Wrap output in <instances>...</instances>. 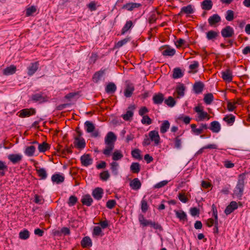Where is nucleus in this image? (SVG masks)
<instances>
[{
	"instance_id": "51",
	"label": "nucleus",
	"mask_w": 250,
	"mask_h": 250,
	"mask_svg": "<svg viewBox=\"0 0 250 250\" xmlns=\"http://www.w3.org/2000/svg\"><path fill=\"white\" fill-rule=\"evenodd\" d=\"M225 18L227 21H232L234 19V12L231 10H228L226 12Z\"/></svg>"
},
{
	"instance_id": "13",
	"label": "nucleus",
	"mask_w": 250,
	"mask_h": 250,
	"mask_svg": "<svg viewBox=\"0 0 250 250\" xmlns=\"http://www.w3.org/2000/svg\"><path fill=\"white\" fill-rule=\"evenodd\" d=\"M51 180L53 183L59 184L64 181V176L63 174L56 173L52 176Z\"/></svg>"
},
{
	"instance_id": "50",
	"label": "nucleus",
	"mask_w": 250,
	"mask_h": 250,
	"mask_svg": "<svg viewBox=\"0 0 250 250\" xmlns=\"http://www.w3.org/2000/svg\"><path fill=\"white\" fill-rule=\"evenodd\" d=\"M7 169V166L6 163L2 161H0V175L3 176L5 174L4 170Z\"/></svg>"
},
{
	"instance_id": "39",
	"label": "nucleus",
	"mask_w": 250,
	"mask_h": 250,
	"mask_svg": "<svg viewBox=\"0 0 250 250\" xmlns=\"http://www.w3.org/2000/svg\"><path fill=\"white\" fill-rule=\"evenodd\" d=\"M119 167V165L116 162H113L110 163V169L113 174L117 175L118 174Z\"/></svg>"
},
{
	"instance_id": "60",
	"label": "nucleus",
	"mask_w": 250,
	"mask_h": 250,
	"mask_svg": "<svg viewBox=\"0 0 250 250\" xmlns=\"http://www.w3.org/2000/svg\"><path fill=\"white\" fill-rule=\"evenodd\" d=\"M116 204L114 200H109L106 202V206L109 209L113 208Z\"/></svg>"
},
{
	"instance_id": "29",
	"label": "nucleus",
	"mask_w": 250,
	"mask_h": 250,
	"mask_svg": "<svg viewBox=\"0 0 250 250\" xmlns=\"http://www.w3.org/2000/svg\"><path fill=\"white\" fill-rule=\"evenodd\" d=\"M204 87V84L200 82H196L193 85V89L194 92L196 94H199L201 93L203 90Z\"/></svg>"
},
{
	"instance_id": "36",
	"label": "nucleus",
	"mask_w": 250,
	"mask_h": 250,
	"mask_svg": "<svg viewBox=\"0 0 250 250\" xmlns=\"http://www.w3.org/2000/svg\"><path fill=\"white\" fill-rule=\"evenodd\" d=\"M235 116L232 114H229L228 115H226L224 118L223 121L226 122L228 125H233L235 121Z\"/></svg>"
},
{
	"instance_id": "52",
	"label": "nucleus",
	"mask_w": 250,
	"mask_h": 250,
	"mask_svg": "<svg viewBox=\"0 0 250 250\" xmlns=\"http://www.w3.org/2000/svg\"><path fill=\"white\" fill-rule=\"evenodd\" d=\"M190 126L192 131L194 134L199 135L203 133L202 129H200V127L196 128V125L195 124H192Z\"/></svg>"
},
{
	"instance_id": "19",
	"label": "nucleus",
	"mask_w": 250,
	"mask_h": 250,
	"mask_svg": "<svg viewBox=\"0 0 250 250\" xmlns=\"http://www.w3.org/2000/svg\"><path fill=\"white\" fill-rule=\"evenodd\" d=\"M104 193L103 189L100 188H97L92 192V195L94 198L98 200H100Z\"/></svg>"
},
{
	"instance_id": "61",
	"label": "nucleus",
	"mask_w": 250,
	"mask_h": 250,
	"mask_svg": "<svg viewBox=\"0 0 250 250\" xmlns=\"http://www.w3.org/2000/svg\"><path fill=\"white\" fill-rule=\"evenodd\" d=\"M178 198L182 203H186L188 201V198L186 197L184 193H179L178 194Z\"/></svg>"
},
{
	"instance_id": "40",
	"label": "nucleus",
	"mask_w": 250,
	"mask_h": 250,
	"mask_svg": "<svg viewBox=\"0 0 250 250\" xmlns=\"http://www.w3.org/2000/svg\"><path fill=\"white\" fill-rule=\"evenodd\" d=\"M194 12V10L191 5H188L187 6L183 7L180 11V13H185L187 14H192Z\"/></svg>"
},
{
	"instance_id": "43",
	"label": "nucleus",
	"mask_w": 250,
	"mask_h": 250,
	"mask_svg": "<svg viewBox=\"0 0 250 250\" xmlns=\"http://www.w3.org/2000/svg\"><path fill=\"white\" fill-rule=\"evenodd\" d=\"M130 168V170L134 173H138L140 171V165L138 163H132Z\"/></svg>"
},
{
	"instance_id": "42",
	"label": "nucleus",
	"mask_w": 250,
	"mask_h": 250,
	"mask_svg": "<svg viewBox=\"0 0 250 250\" xmlns=\"http://www.w3.org/2000/svg\"><path fill=\"white\" fill-rule=\"evenodd\" d=\"M38 148L40 152H44L50 148V146L47 143L44 142L38 144Z\"/></svg>"
},
{
	"instance_id": "25",
	"label": "nucleus",
	"mask_w": 250,
	"mask_h": 250,
	"mask_svg": "<svg viewBox=\"0 0 250 250\" xmlns=\"http://www.w3.org/2000/svg\"><path fill=\"white\" fill-rule=\"evenodd\" d=\"M139 220L141 224H142L143 226H147L150 225L155 228V223H153L151 221H149L144 218V216L142 214L139 215Z\"/></svg>"
},
{
	"instance_id": "54",
	"label": "nucleus",
	"mask_w": 250,
	"mask_h": 250,
	"mask_svg": "<svg viewBox=\"0 0 250 250\" xmlns=\"http://www.w3.org/2000/svg\"><path fill=\"white\" fill-rule=\"evenodd\" d=\"M36 8L34 6H31L26 9V16L27 17L33 15L36 11Z\"/></svg>"
},
{
	"instance_id": "53",
	"label": "nucleus",
	"mask_w": 250,
	"mask_h": 250,
	"mask_svg": "<svg viewBox=\"0 0 250 250\" xmlns=\"http://www.w3.org/2000/svg\"><path fill=\"white\" fill-rule=\"evenodd\" d=\"M237 102H228L227 104V109L229 111H233L236 108V104H237Z\"/></svg>"
},
{
	"instance_id": "9",
	"label": "nucleus",
	"mask_w": 250,
	"mask_h": 250,
	"mask_svg": "<svg viewBox=\"0 0 250 250\" xmlns=\"http://www.w3.org/2000/svg\"><path fill=\"white\" fill-rule=\"evenodd\" d=\"M222 78L223 80L227 82L230 83L232 81L233 75L232 71L228 69L225 71H223L221 72Z\"/></svg>"
},
{
	"instance_id": "5",
	"label": "nucleus",
	"mask_w": 250,
	"mask_h": 250,
	"mask_svg": "<svg viewBox=\"0 0 250 250\" xmlns=\"http://www.w3.org/2000/svg\"><path fill=\"white\" fill-rule=\"evenodd\" d=\"M81 135L82 134L80 133L78 136L75 137L74 141L75 147L80 149H83L86 145L84 139L81 137Z\"/></svg>"
},
{
	"instance_id": "63",
	"label": "nucleus",
	"mask_w": 250,
	"mask_h": 250,
	"mask_svg": "<svg viewBox=\"0 0 250 250\" xmlns=\"http://www.w3.org/2000/svg\"><path fill=\"white\" fill-rule=\"evenodd\" d=\"M148 209V205L147 202L144 200L143 199L141 201V209L142 211L144 212H146V211Z\"/></svg>"
},
{
	"instance_id": "49",
	"label": "nucleus",
	"mask_w": 250,
	"mask_h": 250,
	"mask_svg": "<svg viewBox=\"0 0 250 250\" xmlns=\"http://www.w3.org/2000/svg\"><path fill=\"white\" fill-rule=\"evenodd\" d=\"M213 100V96L211 93H208L205 95L204 101L207 104H209Z\"/></svg>"
},
{
	"instance_id": "31",
	"label": "nucleus",
	"mask_w": 250,
	"mask_h": 250,
	"mask_svg": "<svg viewBox=\"0 0 250 250\" xmlns=\"http://www.w3.org/2000/svg\"><path fill=\"white\" fill-rule=\"evenodd\" d=\"M212 2L211 0H204L201 3L202 8L205 10H209L212 8Z\"/></svg>"
},
{
	"instance_id": "32",
	"label": "nucleus",
	"mask_w": 250,
	"mask_h": 250,
	"mask_svg": "<svg viewBox=\"0 0 250 250\" xmlns=\"http://www.w3.org/2000/svg\"><path fill=\"white\" fill-rule=\"evenodd\" d=\"M16 71V67L11 65L3 70V73L5 75H10L14 74Z\"/></svg>"
},
{
	"instance_id": "27",
	"label": "nucleus",
	"mask_w": 250,
	"mask_h": 250,
	"mask_svg": "<svg viewBox=\"0 0 250 250\" xmlns=\"http://www.w3.org/2000/svg\"><path fill=\"white\" fill-rule=\"evenodd\" d=\"M105 148L103 150V153L106 156H109L111 154L112 151L114 149V145L105 144Z\"/></svg>"
},
{
	"instance_id": "33",
	"label": "nucleus",
	"mask_w": 250,
	"mask_h": 250,
	"mask_svg": "<svg viewBox=\"0 0 250 250\" xmlns=\"http://www.w3.org/2000/svg\"><path fill=\"white\" fill-rule=\"evenodd\" d=\"M38 176L42 180H45L47 177V173L45 168H39L36 169Z\"/></svg>"
},
{
	"instance_id": "45",
	"label": "nucleus",
	"mask_w": 250,
	"mask_h": 250,
	"mask_svg": "<svg viewBox=\"0 0 250 250\" xmlns=\"http://www.w3.org/2000/svg\"><path fill=\"white\" fill-rule=\"evenodd\" d=\"M176 51L173 48H167L162 51V54L165 56H173L175 55Z\"/></svg>"
},
{
	"instance_id": "3",
	"label": "nucleus",
	"mask_w": 250,
	"mask_h": 250,
	"mask_svg": "<svg viewBox=\"0 0 250 250\" xmlns=\"http://www.w3.org/2000/svg\"><path fill=\"white\" fill-rule=\"evenodd\" d=\"M84 127L87 132L92 133V137L97 138L100 136V132L99 130H95V125L90 121H86L84 123Z\"/></svg>"
},
{
	"instance_id": "23",
	"label": "nucleus",
	"mask_w": 250,
	"mask_h": 250,
	"mask_svg": "<svg viewBox=\"0 0 250 250\" xmlns=\"http://www.w3.org/2000/svg\"><path fill=\"white\" fill-rule=\"evenodd\" d=\"M209 129L214 133H218L221 129V126L217 121H213L210 123Z\"/></svg>"
},
{
	"instance_id": "1",
	"label": "nucleus",
	"mask_w": 250,
	"mask_h": 250,
	"mask_svg": "<svg viewBox=\"0 0 250 250\" xmlns=\"http://www.w3.org/2000/svg\"><path fill=\"white\" fill-rule=\"evenodd\" d=\"M194 111L197 113L196 120L202 121L206 119L208 120L210 116L204 110V107L201 105H198L194 108Z\"/></svg>"
},
{
	"instance_id": "35",
	"label": "nucleus",
	"mask_w": 250,
	"mask_h": 250,
	"mask_svg": "<svg viewBox=\"0 0 250 250\" xmlns=\"http://www.w3.org/2000/svg\"><path fill=\"white\" fill-rule=\"evenodd\" d=\"M117 87L116 85L113 83H108L105 88V91L109 94H112L115 92Z\"/></svg>"
},
{
	"instance_id": "17",
	"label": "nucleus",
	"mask_w": 250,
	"mask_h": 250,
	"mask_svg": "<svg viewBox=\"0 0 250 250\" xmlns=\"http://www.w3.org/2000/svg\"><path fill=\"white\" fill-rule=\"evenodd\" d=\"M134 90V87L133 85L131 83H128L126 84L124 91L125 96L129 98L130 97L133 93V92Z\"/></svg>"
},
{
	"instance_id": "46",
	"label": "nucleus",
	"mask_w": 250,
	"mask_h": 250,
	"mask_svg": "<svg viewBox=\"0 0 250 250\" xmlns=\"http://www.w3.org/2000/svg\"><path fill=\"white\" fill-rule=\"evenodd\" d=\"M30 236L29 232L28 230L24 229L21 231L19 233V238L22 240L27 239Z\"/></svg>"
},
{
	"instance_id": "14",
	"label": "nucleus",
	"mask_w": 250,
	"mask_h": 250,
	"mask_svg": "<svg viewBox=\"0 0 250 250\" xmlns=\"http://www.w3.org/2000/svg\"><path fill=\"white\" fill-rule=\"evenodd\" d=\"M238 208L237 203L235 201H231L225 210L226 214L228 215L232 212Z\"/></svg>"
},
{
	"instance_id": "2",
	"label": "nucleus",
	"mask_w": 250,
	"mask_h": 250,
	"mask_svg": "<svg viewBox=\"0 0 250 250\" xmlns=\"http://www.w3.org/2000/svg\"><path fill=\"white\" fill-rule=\"evenodd\" d=\"M245 176L244 174H240L238 177V180L234 189V194L237 197H241L244 188Z\"/></svg>"
},
{
	"instance_id": "34",
	"label": "nucleus",
	"mask_w": 250,
	"mask_h": 250,
	"mask_svg": "<svg viewBox=\"0 0 250 250\" xmlns=\"http://www.w3.org/2000/svg\"><path fill=\"white\" fill-rule=\"evenodd\" d=\"M184 75V73L179 68H175L173 71L172 77L174 79L182 78Z\"/></svg>"
},
{
	"instance_id": "24",
	"label": "nucleus",
	"mask_w": 250,
	"mask_h": 250,
	"mask_svg": "<svg viewBox=\"0 0 250 250\" xmlns=\"http://www.w3.org/2000/svg\"><path fill=\"white\" fill-rule=\"evenodd\" d=\"M221 21V18L218 14H214L210 17L208 19V22L210 25H213L215 23H218Z\"/></svg>"
},
{
	"instance_id": "20",
	"label": "nucleus",
	"mask_w": 250,
	"mask_h": 250,
	"mask_svg": "<svg viewBox=\"0 0 250 250\" xmlns=\"http://www.w3.org/2000/svg\"><path fill=\"white\" fill-rule=\"evenodd\" d=\"M81 244L84 248H90L92 245V240L88 236L84 237L81 242Z\"/></svg>"
},
{
	"instance_id": "48",
	"label": "nucleus",
	"mask_w": 250,
	"mask_h": 250,
	"mask_svg": "<svg viewBox=\"0 0 250 250\" xmlns=\"http://www.w3.org/2000/svg\"><path fill=\"white\" fill-rule=\"evenodd\" d=\"M164 102L167 106L170 107H173L176 104L175 100L171 96L168 97L167 99L165 100Z\"/></svg>"
},
{
	"instance_id": "4",
	"label": "nucleus",
	"mask_w": 250,
	"mask_h": 250,
	"mask_svg": "<svg viewBox=\"0 0 250 250\" xmlns=\"http://www.w3.org/2000/svg\"><path fill=\"white\" fill-rule=\"evenodd\" d=\"M151 142H154L156 144V131L153 130L149 132L148 135H146L143 142L144 146H148Z\"/></svg>"
},
{
	"instance_id": "8",
	"label": "nucleus",
	"mask_w": 250,
	"mask_h": 250,
	"mask_svg": "<svg viewBox=\"0 0 250 250\" xmlns=\"http://www.w3.org/2000/svg\"><path fill=\"white\" fill-rule=\"evenodd\" d=\"M81 161L83 166L84 167H88L93 163V159L91 156L88 154H86L82 155L81 157Z\"/></svg>"
},
{
	"instance_id": "28",
	"label": "nucleus",
	"mask_w": 250,
	"mask_h": 250,
	"mask_svg": "<svg viewBox=\"0 0 250 250\" xmlns=\"http://www.w3.org/2000/svg\"><path fill=\"white\" fill-rule=\"evenodd\" d=\"M176 216L182 221H187V216L186 213L183 210H175Z\"/></svg>"
},
{
	"instance_id": "38",
	"label": "nucleus",
	"mask_w": 250,
	"mask_h": 250,
	"mask_svg": "<svg viewBox=\"0 0 250 250\" xmlns=\"http://www.w3.org/2000/svg\"><path fill=\"white\" fill-rule=\"evenodd\" d=\"M133 27V22L131 21H127L122 29V34H125Z\"/></svg>"
},
{
	"instance_id": "26",
	"label": "nucleus",
	"mask_w": 250,
	"mask_h": 250,
	"mask_svg": "<svg viewBox=\"0 0 250 250\" xmlns=\"http://www.w3.org/2000/svg\"><path fill=\"white\" fill-rule=\"evenodd\" d=\"M81 202L83 205L87 206H90L93 202V199L91 197L90 195L86 194L83 196Z\"/></svg>"
},
{
	"instance_id": "15",
	"label": "nucleus",
	"mask_w": 250,
	"mask_h": 250,
	"mask_svg": "<svg viewBox=\"0 0 250 250\" xmlns=\"http://www.w3.org/2000/svg\"><path fill=\"white\" fill-rule=\"evenodd\" d=\"M141 185L142 184L140 180L137 178L133 179L129 183L130 188L135 190L140 189L141 187Z\"/></svg>"
},
{
	"instance_id": "47",
	"label": "nucleus",
	"mask_w": 250,
	"mask_h": 250,
	"mask_svg": "<svg viewBox=\"0 0 250 250\" xmlns=\"http://www.w3.org/2000/svg\"><path fill=\"white\" fill-rule=\"evenodd\" d=\"M123 157V155L120 150H117L112 154V159L114 161L121 160Z\"/></svg>"
},
{
	"instance_id": "16",
	"label": "nucleus",
	"mask_w": 250,
	"mask_h": 250,
	"mask_svg": "<svg viewBox=\"0 0 250 250\" xmlns=\"http://www.w3.org/2000/svg\"><path fill=\"white\" fill-rule=\"evenodd\" d=\"M185 86L183 83H179L176 88L177 97L178 98L183 97L185 95Z\"/></svg>"
},
{
	"instance_id": "7",
	"label": "nucleus",
	"mask_w": 250,
	"mask_h": 250,
	"mask_svg": "<svg viewBox=\"0 0 250 250\" xmlns=\"http://www.w3.org/2000/svg\"><path fill=\"white\" fill-rule=\"evenodd\" d=\"M22 155L21 154H10L8 155V160L13 164H17L21 162L22 159Z\"/></svg>"
},
{
	"instance_id": "56",
	"label": "nucleus",
	"mask_w": 250,
	"mask_h": 250,
	"mask_svg": "<svg viewBox=\"0 0 250 250\" xmlns=\"http://www.w3.org/2000/svg\"><path fill=\"white\" fill-rule=\"evenodd\" d=\"M93 235L98 236H102L103 234H102V229L99 226H96L94 228L93 231Z\"/></svg>"
},
{
	"instance_id": "44",
	"label": "nucleus",
	"mask_w": 250,
	"mask_h": 250,
	"mask_svg": "<svg viewBox=\"0 0 250 250\" xmlns=\"http://www.w3.org/2000/svg\"><path fill=\"white\" fill-rule=\"evenodd\" d=\"M170 127V124L168 121H165L160 127V132L162 133H166Z\"/></svg>"
},
{
	"instance_id": "41",
	"label": "nucleus",
	"mask_w": 250,
	"mask_h": 250,
	"mask_svg": "<svg viewBox=\"0 0 250 250\" xmlns=\"http://www.w3.org/2000/svg\"><path fill=\"white\" fill-rule=\"evenodd\" d=\"M104 74V72L103 71H99L94 75L93 77V80L95 83H98L100 81H101Z\"/></svg>"
},
{
	"instance_id": "58",
	"label": "nucleus",
	"mask_w": 250,
	"mask_h": 250,
	"mask_svg": "<svg viewBox=\"0 0 250 250\" xmlns=\"http://www.w3.org/2000/svg\"><path fill=\"white\" fill-rule=\"evenodd\" d=\"M179 120L183 121L186 124H188L191 120V118L189 116L181 115L178 118Z\"/></svg>"
},
{
	"instance_id": "37",
	"label": "nucleus",
	"mask_w": 250,
	"mask_h": 250,
	"mask_svg": "<svg viewBox=\"0 0 250 250\" xmlns=\"http://www.w3.org/2000/svg\"><path fill=\"white\" fill-rule=\"evenodd\" d=\"M219 35V32L213 30H210L206 33L207 38L208 40L215 39Z\"/></svg>"
},
{
	"instance_id": "12",
	"label": "nucleus",
	"mask_w": 250,
	"mask_h": 250,
	"mask_svg": "<svg viewBox=\"0 0 250 250\" xmlns=\"http://www.w3.org/2000/svg\"><path fill=\"white\" fill-rule=\"evenodd\" d=\"M39 66V63L38 62H36L31 63L30 65L27 67V74L28 76H32L38 70Z\"/></svg>"
},
{
	"instance_id": "57",
	"label": "nucleus",
	"mask_w": 250,
	"mask_h": 250,
	"mask_svg": "<svg viewBox=\"0 0 250 250\" xmlns=\"http://www.w3.org/2000/svg\"><path fill=\"white\" fill-rule=\"evenodd\" d=\"M110 175L107 170H105L100 174V178L103 181H106L109 178Z\"/></svg>"
},
{
	"instance_id": "62",
	"label": "nucleus",
	"mask_w": 250,
	"mask_h": 250,
	"mask_svg": "<svg viewBox=\"0 0 250 250\" xmlns=\"http://www.w3.org/2000/svg\"><path fill=\"white\" fill-rule=\"evenodd\" d=\"M141 122L143 124L150 125L151 123V120L148 116H143Z\"/></svg>"
},
{
	"instance_id": "55",
	"label": "nucleus",
	"mask_w": 250,
	"mask_h": 250,
	"mask_svg": "<svg viewBox=\"0 0 250 250\" xmlns=\"http://www.w3.org/2000/svg\"><path fill=\"white\" fill-rule=\"evenodd\" d=\"M140 153L141 151L139 149H135L131 152L132 157L139 160H140L142 158Z\"/></svg>"
},
{
	"instance_id": "21",
	"label": "nucleus",
	"mask_w": 250,
	"mask_h": 250,
	"mask_svg": "<svg viewBox=\"0 0 250 250\" xmlns=\"http://www.w3.org/2000/svg\"><path fill=\"white\" fill-rule=\"evenodd\" d=\"M129 110H128L126 113L122 115V117L124 120L125 121H129L132 118L133 115V110L134 109V106H130L128 107Z\"/></svg>"
},
{
	"instance_id": "59",
	"label": "nucleus",
	"mask_w": 250,
	"mask_h": 250,
	"mask_svg": "<svg viewBox=\"0 0 250 250\" xmlns=\"http://www.w3.org/2000/svg\"><path fill=\"white\" fill-rule=\"evenodd\" d=\"M77 198L75 196H71L68 202V204L69 206L72 207L74 206L77 202Z\"/></svg>"
},
{
	"instance_id": "64",
	"label": "nucleus",
	"mask_w": 250,
	"mask_h": 250,
	"mask_svg": "<svg viewBox=\"0 0 250 250\" xmlns=\"http://www.w3.org/2000/svg\"><path fill=\"white\" fill-rule=\"evenodd\" d=\"M34 201L36 204H42L43 203L44 200L42 196L38 195H35Z\"/></svg>"
},
{
	"instance_id": "10",
	"label": "nucleus",
	"mask_w": 250,
	"mask_h": 250,
	"mask_svg": "<svg viewBox=\"0 0 250 250\" xmlns=\"http://www.w3.org/2000/svg\"><path fill=\"white\" fill-rule=\"evenodd\" d=\"M19 116L21 118L29 117L36 113V110L34 108H25L20 110L19 112Z\"/></svg>"
},
{
	"instance_id": "11",
	"label": "nucleus",
	"mask_w": 250,
	"mask_h": 250,
	"mask_svg": "<svg viewBox=\"0 0 250 250\" xmlns=\"http://www.w3.org/2000/svg\"><path fill=\"white\" fill-rule=\"evenodd\" d=\"M116 139L117 137L114 133L112 132H109L105 137L104 144L114 145Z\"/></svg>"
},
{
	"instance_id": "6",
	"label": "nucleus",
	"mask_w": 250,
	"mask_h": 250,
	"mask_svg": "<svg viewBox=\"0 0 250 250\" xmlns=\"http://www.w3.org/2000/svg\"><path fill=\"white\" fill-rule=\"evenodd\" d=\"M234 34V30L230 26H227L221 30V35L225 38L231 37Z\"/></svg>"
},
{
	"instance_id": "18",
	"label": "nucleus",
	"mask_w": 250,
	"mask_h": 250,
	"mask_svg": "<svg viewBox=\"0 0 250 250\" xmlns=\"http://www.w3.org/2000/svg\"><path fill=\"white\" fill-rule=\"evenodd\" d=\"M31 99L35 102H39L40 103H42L47 101L45 97H44L41 93H37L32 95Z\"/></svg>"
},
{
	"instance_id": "22",
	"label": "nucleus",
	"mask_w": 250,
	"mask_h": 250,
	"mask_svg": "<svg viewBox=\"0 0 250 250\" xmlns=\"http://www.w3.org/2000/svg\"><path fill=\"white\" fill-rule=\"evenodd\" d=\"M141 5V4L138 3L129 2L124 5L122 8L128 11H132L134 9L138 8Z\"/></svg>"
},
{
	"instance_id": "30",
	"label": "nucleus",
	"mask_w": 250,
	"mask_h": 250,
	"mask_svg": "<svg viewBox=\"0 0 250 250\" xmlns=\"http://www.w3.org/2000/svg\"><path fill=\"white\" fill-rule=\"evenodd\" d=\"M36 150V147L33 146H30L25 148L24 153L28 156L32 157L34 155Z\"/></svg>"
}]
</instances>
